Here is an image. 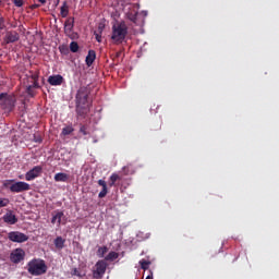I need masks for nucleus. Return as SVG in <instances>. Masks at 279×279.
I'll return each instance as SVG.
<instances>
[{
	"label": "nucleus",
	"instance_id": "obj_29",
	"mask_svg": "<svg viewBox=\"0 0 279 279\" xmlns=\"http://www.w3.org/2000/svg\"><path fill=\"white\" fill-rule=\"evenodd\" d=\"M12 184H14V179L3 181L4 189H10L12 186Z\"/></svg>",
	"mask_w": 279,
	"mask_h": 279
},
{
	"label": "nucleus",
	"instance_id": "obj_36",
	"mask_svg": "<svg viewBox=\"0 0 279 279\" xmlns=\"http://www.w3.org/2000/svg\"><path fill=\"white\" fill-rule=\"evenodd\" d=\"M61 53H69V48H60Z\"/></svg>",
	"mask_w": 279,
	"mask_h": 279
},
{
	"label": "nucleus",
	"instance_id": "obj_27",
	"mask_svg": "<svg viewBox=\"0 0 279 279\" xmlns=\"http://www.w3.org/2000/svg\"><path fill=\"white\" fill-rule=\"evenodd\" d=\"M107 253L108 246H100L97 251V256H99V258H104V256H106Z\"/></svg>",
	"mask_w": 279,
	"mask_h": 279
},
{
	"label": "nucleus",
	"instance_id": "obj_17",
	"mask_svg": "<svg viewBox=\"0 0 279 279\" xmlns=\"http://www.w3.org/2000/svg\"><path fill=\"white\" fill-rule=\"evenodd\" d=\"M137 16H138V9H133L126 13V19H129V21L135 24L137 21Z\"/></svg>",
	"mask_w": 279,
	"mask_h": 279
},
{
	"label": "nucleus",
	"instance_id": "obj_16",
	"mask_svg": "<svg viewBox=\"0 0 279 279\" xmlns=\"http://www.w3.org/2000/svg\"><path fill=\"white\" fill-rule=\"evenodd\" d=\"M75 20L73 17H69L64 23V32L65 34H71L73 32Z\"/></svg>",
	"mask_w": 279,
	"mask_h": 279
},
{
	"label": "nucleus",
	"instance_id": "obj_15",
	"mask_svg": "<svg viewBox=\"0 0 279 279\" xmlns=\"http://www.w3.org/2000/svg\"><path fill=\"white\" fill-rule=\"evenodd\" d=\"M95 60H97V52H95V50H89L85 59L86 65L93 66V62H95Z\"/></svg>",
	"mask_w": 279,
	"mask_h": 279
},
{
	"label": "nucleus",
	"instance_id": "obj_1",
	"mask_svg": "<svg viewBox=\"0 0 279 279\" xmlns=\"http://www.w3.org/2000/svg\"><path fill=\"white\" fill-rule=\"evenodd\" d=\"M89 95L90 90L88 89V87L82 86L78 88L75 96L76 113L78 117H84L90 111V107L88 105Z\"/></svg>",
	"mask_w": 279,
	"mask_h": 279
},
{
	"label": "nucleus",
	"instance_id": "obj_7",
	"mask_svg": "<svg viewBox=\"0 0 279 279\" xmlns=\"http://www.w3.org/2000/svg\"><path fill=\"white\" fill-rule=\"evenodd\" d=\"M108 264L105 260H98L96 263V269L93 271V277L96 279L104 278Z\"/></svg>",
	"mask_w": 279,
	"mask_h": 279
},
{
	"label": "nucleus",
	"instance_id": "obj_19",
	"mask_svg": "<svg viewBox=\"0 0 279 279\" xmlns=\"http://www.w3.org/2000/svg\"><path fill=\"white\" fill-rule=\"evenodd\" d=\"M64 243H66V240H64L62 236H57L54 239V247L57 250H63L64 248Z\"/></svg>",
	"mask_w": 279,
	"mask_h": 279
},
{
	"label": "nucleus",
	"instance_id": "obj_24",
	"mask_svg": "<svg viewBox=\"0 0 279 279\" xmlns=\"http://www.w3.org/2000/svg\"><path fill=\"white\" fill-rule=\"evenodd\" d=\"M61 16L62 19H66V16H69V7L66 5V2H63L61 7Z\"/></svg>",
	"mask_w": 279,
	"mask_h": 279
},
{
	"label": "nucleus",
	"instance_id": "obj_38",
	"mask_svg": "<svg viewBox=\"0 0 279 279\" xmlns=\"http://www.w3.org/2000/svg\"><path fill=\"white\" fill-rule=\"evenodd\" d=\"M38 1L39 3H43V4L47 3V0H38Z\"/></svg>",
	"mask_w": 279,
	"mask_h": 279
},
{
	"label": "nucleus",
	"instance_id": "obj_2",
	"mask_svg": "<svg viewBox=\"0 0 279 279\" xmlns=\"http://www.w3.org/2000/svg\"><path fill=\"white\" fill-rule=\"evenodd\" d=\"M128 36V25L125 23L113 24L111 40L114 45H121Z\"/></svg>",
	"mask_w": 279,
	"mask_h": 279
},
{
	"label": "nucleus",
	"instance_id": "obj_40",
	"mask_svg": "<svg viewBox=\"0 0 279 279\" xmlns=\"http://www.w3.org/2000/svg\"><path fill=\"white\" fill-rule=\"evenodd\" d=\"M137 7V10H138V4H134V8H136Z\"/></svg>",
	"mask_w": 279,
	"mask_h": 279
},
{
	"label": "nucleus",
	"instance_id": "obj_28",
	"mask_svg": "<svg viewBox=\"0 0 279 279\" xmlns=\"http://www.w3.org/2000/svg\"><path fill=\"white\" fill-rule=\"evenodd\" d=\"M34 83L32 85H26V93L29 97H34L36 94L34 93Z\"/></svg>",
	"mask_w": 279,
	"mask_h": 279
},
{
	"label": "nucleus",
	"instance_id": "obj_32",
	"mask_svg": "<svg viewBox=\"0 0 279 279\" xmlns=\"http://www.w3.org/2000/svg\"><path fill=\"white\" fill-rule=\"evenodd\" d=\"M34 142L35 143H43V136L39 133L34 134Z\"/></svg>",
	"mask_w": 279,
	"mask_h": 279
},
{
	"label": "nucleus",
	"instance_id": "obj_26",
	"mask_svg": "<svg viewBox=\"0 0 279 279\" xmlns=\"http://www.w3.org/2000/svg\"><path fill=\"white\" fill-rule=\"evenodd\" d=\"M118 180H121V177H119V174H117V173H112L110 175L109 186H114V184H117Z\"/></svg>",
	"mask_w": 279,
	"mask_h": 279
},
{
	"label": "nucleus",
	"instance_id": "obj_35",
	"mask_svg": "<svg viewBox=\"0 0 279 279\" xmlns=\"http://www.w3.org/2000/svg\"><path fill=\"white\" fill-rule=\"evenodd\" d=\"M94 34H95L97 43H101V35L98 34L97 32H95Z\"/></svg>",
	"mask_w": 279,
	"mask_h": 279
},
{
	"label": "nucleus",
	"instance_id": "obj_39",
	"mask_svg": "<svg viewBox=\"0 0 279 279\" xmlns=\"http://www.w3.org/2000/svg\"><path fill=\"white\" fill-rule=\"evenodd\" d=\"M98 29H99V34H101L104 27L99 26Z\"/></svg>",
	"mask_w": 279,
	"mask_h": 279
},
{
	"label": "nucleus",
	"instance_id": "obj_11",
	"mask_svg": "<svg viewBox=\"0 0 279 279\" xmlns=\"http://www.w3.org/2000/svg\"><path fill=\"white\" fill-rule=\"evenodd\" d=\"M10 258L12 263H21V260H24L25 258V251H23V248H16L13 253H11Z\"/></svg>",
	"mask_w": 279,
	"mask_h": 279
},
{
	"label": "nucleus",
	"instance_id": "obj_3",
	"mask_svg": "<svg viewBox=\"0 0 279 279\" xmlns=\"http://www.w3.org/2000/svg\"><path fill=\"white\" fill-rule=\"evenodd\" d=\"M47 269V264L40 258H34L27 264V271L31 276H43Z\"/></svg>",
	"mask_w": 279,
	"mask_h": 279
},
{
	"label": "nucleus",
	"instance_id": "obj_37",
	"mask_svg": "<svg viewBox=\"0 0 279 279\" xmlns=\"http://www.w3.org/2000/svg\"><path fill=\"white\" fill-rule=\"evenodd\" d=\"M74 276H78V278H82V275L77 271V269H74Z\"/></svg>",
	"mask_w": 279,
	"mask_h": 279
},
{
	"label": "nucleus",
	"instance_id": "obj_18",
	"mask_svg": "<svg viewBox=\"0 0 279 279\" xmlns=\"http://www.w3.org/2000/svg\"><path fill=\"white\" fill-rule=\"evenodd\" d=\"M54 182H69V174L64 172H58L54 174Z\"/></svg>",
	"mask_w": 279,
	"mask_h": 279
},
{
	"label": "nucleus",
	"instance_id": "obj_34",
	"mask_svg": "<svg viewBox=\"0 0 279 279\" xmlns=\"http://www.w3.org/2000/svg\"><path fill=\"white\" fill-rule=\"evenodd\" d=\"M13 3L16 8H23V0H13Z\"/></svg>",
	"mask_w": 279,
	"mask_h": 279
},
{
	"label": "nucleus",
	"instance_id": "obj_31",
	"mask_svg": "<svg viewBox=\"0 0 279 279\" xmlns=\"http://www.w3.org/2000/svg\"><path fill=\"white\" fill-rule=\"evenodd\" d=\"M8 204H10L9 198H0V208H5V206H8Z\"/></svg>",
	"mask_w": 279,
	"mask_h": 279
},
{
	"label": "nucleus",
	"instance_id": "obj_23",
	"mask_svg": "<svg viewBox=\"0 0 279 279\" xmlns=\"http://www.w3.org/2000/svg\"><path fill=\"white\" fill-rule=\"evenodd\" d=\"M117 258H119V253L114 252V251H111L106 257L105 259L106 260H117Z\"/></svg>",
	"mask_w": 279,
	"mask_h": 279
},
{
	"label": "nucleus",
	"instance_id": "obj_10",
	"mask_svg": "<svg viewBox=\"0 0 279 279\" xmlns=\"http://www.w3.org/2000/svg\"><path fill=\"white\" fill-rule=\"evenodd\" d=\"M20 39H21V36L16 31H9L5 33L4 43L7 45H10L12 43H19Z\"/></svg>",
	"mask_w": 279,
	"mask_h": 279
},
{
	"label": "nucleus",
	"instance_id": "obj_5",
	"mask_svg": "<svg viewBox=\"0 0 279 279\" xmlns=\"http://www.w3.org/2000/svg\"><path fill=\"white\" fill-rule=\"evenodd\" d=\"M8 239L9 241H12V243H25V241L29 240V236L20 231H11L8 233Z\"/></svg>",
	"mask_w": 279,
	"mask_h": 279
},
{
	"label": "nucleus",
	"instance_id": "obj_21",
	"mask_svg": "<svg viewBox=\"0 0 279 279\" xmlns=\"http://www.w3.org/2000/svg\"><path fill=\"white\" fill-rule=\"evenodd\" d=\"M31 80L34 87L40 88V85L38 84V73L31 72Z\"/></svg>",
	"mask_w": 279,
	"mask_h": 279
},
{
	"label": "nucleus",
	"instance_id": "obj_20",
	"mask_svg": "<svg viewBox=\"0 0 279 279\" xmlns=\"http://www.w3.org/2000/svg\"><path fill=\"white\" fill-rule=\"evenodd\" d=\"M73 132H75V129H74L73 126H71V125H68V126H64V128L62 129L61 134H62L63 136H69L70 134H73Z\"/></svg>",
	"mask_w": 279,
	"mask_h": 279
},
{
	"label": "nucleus",
	"instance_id": "obj_30",
	"mask_svg": "<svg viewBox=\"0 0 279 279\" xmlns=\"http://www.w3.org/2000/svg\"><path fill=\"white\" fill-rule=\"evenodd\" d=\"M80 133H81L83 136H88V128H86V125H81V128H80Z\"/></svg>",
	"mask_w": 279,
	"mask_h": 279
},
{
	"label": "nucleus",
	"instance_id": "obj_14",
	"mask_svg": "<svg viewBox=\"0 0 279 279\" xmlns=\"http://www.w3.org/2000/svg\"><path fill=\"white\" fill-rule=\"evenodd\" d=\"M98 185L102 186V190L99 192L98 197L100 199H104V197H106V195H108V183H106L105 180L100 179V180H98Z\"/></svg>",
	"mask_w": 279,
	"mask_h": 279
},
{
	"label": "nucleus",
	"instance_id": "obj_4",
	"mask_svg": "<svg viewBox=\"0 0 279 279\" xmlns=\"http://www.w3.org/2000/svg\"><path fill=\"white\" fill-rule=\"evenodd\" d=\"M0 106L5 112H12L16 107V97L5 93L0 94Z\"/></svg>",
	"mask_w": 279,
	"mask_h": 279
},
{
	"label": "nucleus",
	"instance_id": "obj_13",
	"mask_svg": "<svg viewBox=\"0 0 279 279\" xmlns=\"http://www.w3.org/2000/svg\"><path fill=\"white\" fill-rule=\"evenodd\" d=\"M4 223H9V226H14L15 223L19 222V218H16V215L12 214V211H8L3 217H2Z\"/></svg>",
	"mask_w": 279,
	"mask_h": 279
},
{
	"label": "nucleus",
	"instance_id": "obj_25",
	"mask_svg": "<svg viewBox=\"0 0 279 279\" xmlns=\"http://www.w3.org/2000/svg\"><path fill=\"white\" fill-rule=\"evenodd\" d=\"M70 51L72 53H77L80 51V45L77 44V41H71Z\"/></svg>",
	"mask_w": 279,
	"mask_h": 279
},
{
	"label": "nucleus",
	"instance_id": "obj_33",
	"mask_svg": "<svg viewBox=\"0 0 279 279\" xmlns=\"http://www.w3.org/2000/svg\"><path fill=\"white\" fill-rule=\"evenodd\" d=\"M5 28V20L0 15V32Z\"/></svg>",
	"mask_w": 279,
	"mask_h": 279
},
{
	"label": "nucleus",
	"instance_id": "obj_8",
	"mask_svg": "<svg viewBox=\"0 0 279 279\" xmlns=\"http://www.w3.org/2000/svg\"><path fill=\"white\" fill-rule=\"evenodd\" d=\"M41 174H43L41 166H35L33 169L26 172L25 180L27 182H32V180H36V178H40Z\"/></svg>",
	"mask_w": 279,
	"mask_h": 279
},
{
	"label": "nucleus",
	"instance_id": "obj_22",
	"mask_svg": "<svg viewBox=\"0 0 279 279\" xmlns=\"http://www.w3.org/2000/svg\"><path fill=\"white\" fill-rule=\"evenodd\" d=\"M149 265H151V262H149L147 259L140 260L141 269H143L144 271H147V269H149Z\"/></svg>",
	"mask_w": 279,
	"mask_h": 279
},
{
	"label": "nucleus",
	"instance_id": "obj_9",
	"mask_svg": "<svg viewBox=\"0 0 279 279\" xmlns=\"http://www.w3.org/2000/svg\"><path fill=\"white\" fill-rule=\"evenodd\" d=\"M51 223L54 226V223H57V226L60 228V226H64V223H66V216H64V211H60L57 210L54 211V215H52L51 218Z\"/></svg>",
	"mask_w": 279,
	"mask_h": 279
},
{
	"label": "nucleus",
	"instance_id": "obj_12",
	"mask_svg": "<svg viewBox=\"0 0 279 279\" xmlns=\"http://www.w3.org/2000/svg\"><path fill=\"white\" fill-rule=\"evenodd\" d=\"M62 82H64V77L60 74L48 77V84H50V86H62Z\"/></svg>",
	"mask_w": 279,
	"mask_h": 279
},
{
	"label": "nucleus",
	"instance_id": "obj_6",
	"mask_svg": "<svg viewBox=\"0 0 279 279\" xmlns=\"http://www.w3.org/2000/svg\"><path fill=\"white\" fill-rule=\"evenodd\" d=\"M31 189L29 183L23 181L13 182L10 186L11 193H24V191H29Z\"/></svg>",
	"mask_w": 279,
	"mask_h": 279
}]
</instances>
